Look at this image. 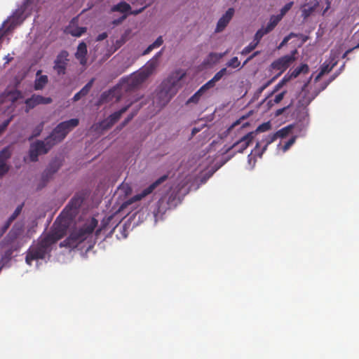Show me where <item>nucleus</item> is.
I'll list each match as a JSON object with an SVG mask.
<instances>
[{"instance_id":"1","label":"nucleus","mask_w":359,"mask_h":359,"mask_svg":"<svg viewBox=\"0 0 359 359\" xmlns=\"http://www.w3.org/2000/svg\"><path fill=\"white\" fill-rule=\"evenodd\" d=\"M186 73L182 70H176L164 79L156 91L154 102L158 107H165L177 94L181 88V81Z\"/></svg>"},{"instance_id":"2","label":"nucleus","mask_w":359,"mask_h":359,"mask_svg":"<svg viewBox=\"0 0 359 359\" xmlns=\"http://www.w3.org/2000/svg\"><path fill=\"white\" fill-rule=\"evenodd\" d=\"M65 231V226L55 228L51 233L42 238L36 245L31 246L25 257L26 263L31 265L34 260L44 259L50 251L51 245L63 237Z\"/></svg>"},{"instance_id":"3","label":"nucleus","mask_w":359,"mask_h":359,"mask_svg":"<svg viewBox=\"0 0 359 359\" xmlns=\"http://www.w3.org/2000/svg\"><path fill=\"white\" fill-rule=\"evenodd\" d=\"M22 73L18 74L12 79L6 90L0 94V110L7 111L10 108L13 107L14 103L22 95Z\"/></svg>"},{"instance_id":"4","label":"nucleus","mask_w":359,"mask_h":359,"mask_svg":"<svg viewBox=\"0 0 359 359\" xmlns=\"http://www.w3.org/2000/svg\"><path fill=\"white\" fill-rule=\"evenodd\" d=\"M97 220L94 217H92L81 228L73 231L69 237L60 243V245L71 248H76L79 243H82L93 233L97 225Z\"/></svg>"},{"instance_id":"5","label":"nucleus","mask_w":359,"mask_h":359,"mask_svg":"<svg viewBox=\"0 0 359 359\" xmlns=\"http://www.w3.org/2000/svg\"><path fill=\"white\" fill-rule=\"evenodd\" d=\"M156 66V62L149 61L140 71L123 77L121 81L122 85H126L125 90L129 91L139 87L153 74Z\"/></svg>"},{"instance_id":"6","label":"nucleus","mask_w":359,"mask_h":359,"mask_svg":"<svg viewBox=\"0 0 359 359\" xmlns=\"http://www.w3.org/2000/svg\"><path fill=\"white\" fill-rule=\"evenodd\" d=\"M79 123L78 118H72L70 120L61 122L52 131L50 135L47 137L50 139L53 146L65 139L66 135Z\"/></svg>"},{"instance_id":"7","label":"nucleus","mask_w":359,"mask_h":359,"mask_svg":"<svg viewBox=\"0 0 359 359\" xmlns=\"http://www.w3.org/2000/svg\"><path fill=\"white\" fill-rule=\"evenodd\" d=\"M53 147V144L50 142V139L47 138L44 141L37 140L32 143L29 151L30 161H37L39 156L47 154Z\"/></svg>"},{"instance_id":"8","label":"nucleus","mask_w":359,"mask_h":359,"mask_svg":"<svg viewBox=\"0 0 359 359\" xmlns=\"http://www.w3.org/2000/svg\"><path fill=\"white\" fill-rule=\"evenodd\" d=\"M297 50H294L290 55H285L275 61H273L270 65L271 70L276 69L278 70L279 72L275 76L276 79L280 76L294 61V54Z\"/></svg>"},{"instance_id":"9","label":"nucleus","mask_w":359,"mask_h":359,"mask_svg":"<svg viewBox=\"0 0 359 359\" xmlns=\"http://www.w3.org/2000/svg\"><path fill=\"white\" fill-rule=\"evenodd\" d=\"M83 202V197L81 194H75L62 210L60 217H67L69 219H72L77 213Z\"/></svg>"},{"instance_id":"10","label":"nucleus","mask_w":359,"mask_h":359,"mask_svg":"<svg viewBox=\"0 0 359 359\" xmlns=\"http://www.w3.org/2000/svg\"><path fill=\"white\" fill-rule=\"evenodd\" d=\"M69 53L67 50H62L56 57L54 61L53 69L58 75H63L66 73L67 66L69 62Z\"/></svg>"},{"instance_id":"11","label":"nucleus","mask_w":359,"mask_h":359,"mask_svg":"<svg viewBox=\"0 0 359 359\" xmlns=\"http://www.w3.org/2000/svg\"><path fill=\"white\" fill-rule=\"evenodd\" d=\"M133 104V102H131L128 105L122 107L121 109H119L117 111L114 112L111 115H109L106 119H104L102 122V125L104 129H108L110 128L111 126H114L115 123H116L122 116L123 113H125L129 107Z\"/></svg>"},{"instance_id":"12","label":"nucleus","mask_w":359,"mask_h":359,"mask_svg":"<svg viewBox=\"0 0 359 359\" xmlns=\"http://www.w3.org/2000/svg\"><path fill=\"white\" fill-rule=\"evenodd\" d=\"M61 166L57 160L52 161L41 175L42 187H44L53 175L57 172Z\"/></svg>"},{"instance_id":"13","label":"nucleus","mask_w":359,"mask_h":359,"mask_svg":"<svg viewBox=\"0 0 359 359\" xmlns=\"http://www.w3.org/2000/svg\"><path fill=\"white\" fill-rule=\"evenodd\" d=\"M253 138L254 133L252 132L248 133L235 142L229 149H233L236 152L242 153L248 148Z\"/></svg>"},{"instance_id":"14","label":"nucleus","mask_w":359,"mask_h":359,"mask_svg":"<svg viewBox=\"0 0 359 359\" xmlns=\"http://www.w3.org/2000/svg\"><path fill=\"white\" fill-rule=\"evenodd\" d=\"M168 209H169L168 202L165 198H160L156 203L153 210V215L156 222L163 219V216Z\"/></svg>"},{"instance_id":"15","label":"nucleus","mask_w":359,"mask_h":359,"mask_svg":"<svg viewBox=\"0 0 359 359\" xmlns=\"http://www.w3.org/2000/svg\"><path fill=\"white\" fill-rule=\"evenodd\" d=\"M168 178L167 175H164L159 177L158 180H156L155 182H154L152 184H151L149 187L144 189L140 194L135 195L134 196L135 200H141L142 198H144L145 196H148L149 194H151L154 190L159 186L161 184H162L163 182H165Z\"/></svg>"},{"instance_id":"16","label":"nucleus","mask_w":359,"mask_h":359,"mask_svg":"<svg viewBox=\"0 0 359 359\" xmlns=\"http://www.w3.org/2000/svg\"><path fill=\"white\" fill-rule=\"evenodd\" d=\"M233 14L234 9L233 8H229L226 11V13L219 19L215 29V32H222L229 23L230 20L233 16Z\"/></svg>"},{"instance_id":"17","label":"nucleus","mask_w":359,"mask_h":359,"mask_svg":"<svg viewBox=\"0 0 359 359\" xmlns=\"http://www.w3.org/2000/svg\"><path fill=\"white\" fill-rule=\"evenodd\" d=\"M52 102L50 97H46L39 95H33L30 98L27 99L25 102L26 106L29 109H32L40 104H50Z\"/></svg>"},{"instance_id":"18","label":"nucleus","mask_w":359,"mask_h":359,"mask_svg":"<svg viewBox=\"0 0 359 359\" xmlns=\"http://www.w3.org/2000/svg\"><path fill=\"white\" fill-rule=\"evenodd\" d=\"M114 98H116V102H118L120 100V95L118 94L116 89H110L107 91H104L101 94L97 105H101L113 101Z\"/></svg>"},{"instance_id":"19","label":"nucleus","mask_w":359,"mask_h":359,"mask_svg":"<svg viewBox=\"0 0 359 359\" xmlns=\"http://www.w3.org/2000/svg\"><path fill=\"white\" fill-rule=\"evenodd\" d=\"M277 137L275 133L268 135L265 139H263L261 142V143L264 144L263 148L261 151H259V142H257L256 144V147L254 149L255 155L258 156L259 157H262L263 153L266 150L267 147L273 142L275 140H276Z\"/></svg>"},{"instance_id":"20","label":"nucleus","mask_w":359,"mask_h":359,"mask_svg":"<svg viewBox=\"0 0 359 359\" xmlns=\"http://www.w3.org/2000/svg\"><path fill=\"white\" fill-rule=\"evenodd\" d=\"M87 46L84 42H81L77 47L76 53H75L76 57L80 61L81 65L86 63Z\"/></svg>"},{"instance_id":"21","label":"nucleus","mask_w":359,"mask_h":359,"mask_svg":"<svg viewBox=\"0 0 359 359\" xmlns=\"http://www.w3.org/2000/svg\"><path fill=\"white\" fill-rule=\"evenodd\" d=\"M22 233V223L18 222L12 228L11 231L9 232L8 237L9 238L11 241H13L18 236H20Z\"/></svg>"},{"instance_id":"22","label":"nucleus","mask_w":359,"mask_h":359,"mask_svg":"<svg viewBox=\"0 0 359 359\" xmlns=\"http://www.w3.org/2000/svg\"><path fill=\"white\" fill-rule=\"evenodd\" d=\"M22 209V204L19 205L12 215L8 218L4 226L2 227V233H4L9 228L11 224L16 219V217L20 214Z\"/></svg>"},{"instance_id":"23","label":"nucleus","mask_w":359,"mask_h":359,"mask_svg":"<svg viewBox=\"0 0 359 359\" xmlns=\"http://www.w3.org/2000/svg\"><path fill=\"white\" fill-rule=\"evenodd\" d=\"M87 31V28L84 27H74L69 25L67 28V32L73 36L79 37Z\"/></svg>"},{"instance_id":"24","label":"nucleus","mask_w":359,"mask_h":359,"mask_svg":"<svg viewBox=\"0 0 359 359\" xmlns=\"http://www.w3.org/2000/svg\"><path fill=\"white\" fill-rule=\"evenodd\" d=\"M48 81V76L46 75H41L37 77L34 81V89L42 90Z\"/></svg>"},{"instance_id":"25","label":"nucleus","mask_w":359,"mask_h":359,"mask_svg":"<svg viewBox=\"0 0 359 359\" xmlns=\"http://www.w3.org/2000/svg\"><path fill=\"white\" fill-rule=\"evenodd\" d=\"M130 6L125 1H121L111 8V11H118L121 13H127L130 11Z\"/></svg>"},{"instance_id":"26","label":"nucleus","mask_w":359,"mask_h":359,"mask_svg":"<svg viewBox=\"0 0 359 359\" xmlns=\"http://www.w3.org/2000/svg\"><path fill=\"white\" fill-rule=\"evenodd\" d=\"M281 20L282 18L278 15H271L269 22L266 26V28L271 32Z\"/></svg>"},{"instance_id":"27","label":"nucleus","mask_w":359,"mask_h":359,"mask_svg":"<svg viewBox=\"0 0 359 359\" xmlns=\"http://www.w3.org/2000/svg\"><path fill=\"white\" fill-rule=\"evenodd\" d=\"M269 30H268L266 27H262L259 29L257 31V32L255 34L253 42L256 43V44H259L262 38L269 33Z\"/></svg>"},{"instance_id":"28","label":"nucleus","mask_w":359,"mask_h":359,"mask_svg":"<svg viewBox=\"0 0 359 359\" xmlns=\"http://www.w3.org/2000/svg\"><path fill=\"white\" fill-rule=\"evenodd\" d=\"M269 30H268L266 27H262L259 29L257 31V32L255 34L253 42L256 43V44H259L262 38L269 33Z\"/></svg>"},{"instance_id":"29","label":"nucleus","mask_w":359,"mask_h":359,"mask_svg":"<svg viewBox=\"0 0 359 359\" xmlns=\"http://www.w3.org/2000/svg\"><path fill=\"white\" fill-rule=\"evenodd\" d=\"M269 30H268L266 27H262L259 29L257 31V32L255 34L253 42L256 43V44H259L262 38L269 33Z\"/></svg>"},{"instance_id":"30","label":"nucleus","mask_w":359,"mask_h":359,"mask_svg":"<svg viewBox=\"0 0 359 359\" xmlns=\"http://www.w3.org/2000/svg\"><path fill=\"white\" fill-rule=\"evenodd\" d=\"M11 156V151L9 147L4 148L0 151V163H6V161Z\"/></svg>"},{"instance_id":"31","label":"nucleus","mask_w":359,"mask_h":359,"mask_svg":"<svg viewBox=\"0 0 359 359\" xmlns=\"http://www.w3.org/2000/svg\"><path fill=\"white\" fill-rule=\"evenodd\" d=\"M205 92L200 88L187 101V103H198Z\"/></svg>"},{"instance_id":"32","label":"nucleus","mask_w":359,"mask_h":359,"mask_svg":"<svg viewBox=\"0 0 359 359\" xmlns=\"http://www.w3.org/2000/svg\"><path fill=\"white\" fill-rule=\"evenodd\" d=\"M337 63V62H334L332 65H330V64L324 62L320 67V75H324L325 74L330 72Z\"/></svg>"},{"instance_id":"33","label":"nucleus","mask_w":359,"mask_h":359,"mask_svg":"<svg viewBox=\"0 0 359 359\" xmlns=\"http://www.w3.org/2000/svg\"><path fill=\"white\" fill-rule=\"evenodd\" d=\"M94 83V79H92L90 80L79 91L80 94L83 95V97L87 95L88 93L90 92L93 84Z\"/></svg>"},{"instance_id":"34","label":"nucleus","mask_w":359,"mask_h":359,"mask_svg":"<svg viewBox=\"0 0 359 359\" xmlns=\"http://www.w3.org/2000/svg\"><path fill=\"white\" fill-rule=\"evenodd\" d=\"M231 72L227 70L226 67L221 69L218 72H217L212 79L216 81H219L224 75L230 74Z\"/></svg>"},{"instance_id":"35","label":"nucleus","mask_w":359,"mask_h":359,"mask_svg":"<svg viewBox=\"0 0 359 359\" xmlns=\"http://www.w3.org/2000/svg\"><path fill=\"white\" fill-rule=\"evenodd\" d=\"M291 128H292L291 126H286V127L283 128L280 130H278L275 133V135H276L277 138L278 137H285L289 134Z\"/></svg>"},{"instance_id":"36","label":"nucleus","mask_w":359,"mask_h":359,"mask_svg":"<svg viewBox=\"0 0 359 359\" xmlns=\"http://www.w3.org/2000/svg\"><path fill=\"white\" fill-rule=\"evenodd\" d=\"M294 4L293 1H290L287 4H286L281 9H280V13L278 14V15L283 18V17L291 9Z\"/></svg>"},{"instance_id":"37","label":"nucleus","mask_w":359,"mask_h":359,"mask_svg":"<svg viewBox=\"0 0 359 359\" xmlns=\"http://www.w3.org/2000/svg\"><path fill=\"white\" fill-rule=\"evenodd\" d=\"M258 45L256 43L252 41L248 46L245 47L241 51L242 55H247L252 52Z\"/></svg>"},{"instance_id":"38","label":"nucleus","mask_w":359,"mask_h":359,"mask_svg":"<svg viewBox=\"0 0 359 359\" xmlns=\"http://www.w3.org/2000/svg\"><path fill=\"white\" fill-rule=\"evenodd\" d=\"M271 127V125L269 121L265 122V123H262L261 125H259L257 127L256 132H259V133L266 132V131L270 130Z\"/></svg>"},{"instance_id":"39","label":"nucleus","mask_w":359,"mask_h":359,"mask_svg":"<svg viewBox=\"0 0 359 359\" xmlns=\"http://www.w3.org/2000/svg\"><path fill=\"white\" fill-rule=\"evenodd\" d=\"M240 64L238 58L237 57H233L229 61H228L226 66L232 68H236L240 66Z\"/></svg>"},{"instance_id":"40","label":"nucleus","mask_w":359,"mask_h":359,"mask_svg":"<svg viewBox=\"0 0 359 359\" xmlns=\"http://www.w3.org/2000/svg\"><path fill=\"white\" fill-rule=\"evenodd\" d=\"M276 79V76H273L271 79L265 83L263 86L259 87L257 90V94L259 95L262 93L264 90H265L268 86H269Z\"/></svg>"},{"instance_id":"41","label":"nucleus","mask_w":359,"mask_h":359,"mask_svg":"<svg viewBox=\"0 0 359 359\" xmlns=\"http://www.w3.org/2000/svg\"><path fill=\"white\" fill-rule=\"evenodd\" d=\"M216 81L212 78L210 81H208L206 83H205L203 86H202L201 88L203 89V90L205 92L208 89L214 87Z\"/></svg>"},{"instance_id":"42","label":"nucleus","mask_w":359,"mask_h":359,"mask_svg":"<svg viewBox=\"0 0 359 359\" xmlns=\"http://www.w3.org/2000/svg\"><path fill=\"white\" fill-rule=\"evenodd\" d=\"M135 114H129L127 118L121 123L119 126V129L121 130L122 128L125 127L135 116Z\"/></svg>"},{"instance_id":"43","label":"nucleus","mask_w":359,"mask_h":359,"mask_svg":"<svg viewBox=\"0 0 359 359\" xmlns=\"http://www.w3.org/2000/svg\"><path fill=\"white\" fill-rule=\"evenodd\" d=\"M9 170V167L6 165V163H0V176L4 175L8 172Z\"/></svg>"},{"instance_id":"44","label":"nucleus","mask_w":359,"mask_h":359,"mask_svg":"<svg viewBox=\"0 0 359 359\" xmlns=\"http://www.w3.org/2000/svg\"><path fill=\"white\" fill-rule=\"evenodd\" d=\"M286 93L287 92L285 90H284L282 93L276 95L273 99V102L275 104H278V103L280 102L283 100V99L284 98V96L286 94Z\"/></svg>"},{"instance_id":"45","label":"nucleus","mask_w":359,"mask_h":359,"mask_svg":"<svg viewBox=\"0 0 359 359\" xmlns=\"http://www.w3.org/2000/svg\"><path fill=\"white\" fill-rule=\"evenodd\" d=\"M295 142V137H293L290 138L285 144H284L283 149L284 151H287Z\"/></svg>"},{"instance_id":"46","label":"nucleus","mask_w":359,"mask_h":359,"mask_svg":"<svg viewBox=\"0 0 359 359\" xmlns=\"http://www.w3.org/2000/svg\"><path fill=\"white\" fill-rule=\"evenodd\" d=\"M163 40L162 39V36H158L156 39V41L153 43H151V44H152V46H154V48H158L160 46H161L163 44Z\"/></svg>"},{"instance_id":"47","label":"nucleus","mask_w":359,"mask_h":359,"mask_svg":"<svg viewBox=\"0 0 359 359\" xmlns=\"http://www.w3.org/2000/svg\"><path fill=\"white\" fill-rule=\"evenodd\" d=\"M285 84H283V82L280 81L275 86L273 90V91L270 93L269 96L272 95L276 92L278 91Z\"/></svg>"},{"instance_id":"48","label":"nucleus","mask_w":359,"mask_h":359,"mask_svg":"<svg viewBox=\"0 0 359 359\" xmlns=\"http://www.w3.org/2000/svg\"><path fill=\"white\" fill-rule=\"evenodd\" d=\"M339 74V72H336L332 75L330 79L325 82V87H327L332 81H333Z\"/></svg>"},{"instance_id":"49","label":"nucleus","mask_w":359,"mask_h":359,"mask_svg":"<svg viewBox=\"0 0 359 359\" xmlns=\"http://www.w3.org/2000/svg\"><path fill=\"white\" fill-rule=\"evenodd\" d=\"M301 74V69L298 67L295 68L290 74V77L297 78Z\"/></svg>"},{"instance_id":"50","label":"nucleus","mask_w":359,"mask_h":359,"mask_svg":"<svg viewBox=\"0 0 359 359\" xmlns=\"http://www.w3.org/2000/svg\"><path fill=\"white\" fill-rule=\"evenodd\" d=\"M12 255V251L11 250H7L4 255L2 257V261L4 260H9L11 259V257Z\"/></svg>"},{"instance_id":"51","label":"nucleus","mask_w":359,"mask_h":359,"mask_svg":"<svg viewBox=\"0 0 359 359\" xmlns=\"http://www.w3.org/2000/svg\"><path fill=\"white\" fill-rule=\"evenodd\" d=\"M298 69H301V73H307L309 72V66L306 64H302L299 67H297Z\"/></svg>"},{"instance_id":"52","label":"nucleus","mask_w":359,"mask_h":359,"mask_svg":"<svg viewBox=\"0 0 359 359\" xmlns=\"http://www.w3.org/2000/svg\"><path fill=\"white\" fill-rule=\"evenodd\" d=\"M288 108H289V106H287V107H285L283 108L277 109L276 113H275V115L276 116H278L281 115Z\"/></svg>"},{"instance_id":"53","label":"nucleus","mask_w":359,"mask_h":359,"mask_svg":"<svg viewBox=\"0 0 359 359\" xmlns=\"http://www.w3.org/2000/svg\"><path fill=\"white\" fill-rule=\"evenodd\" d=\"M82 97H83V95H81V94H80V91H79L78 93H76L74 95V97H73L72 100H73V101H74V102H77V101H79V100Z\"/></svg>"},{"instance_id":"54","label":"nucleus","mask_w":359,"mask_h":359,"mask_svg":"<svg viewBox=\"0 0 359 359\" xmlns=\"http://www.w3.org/2000/svg\"><path fill=\"white\" fill-rule=\"evenodd\" d=\"M153 49H154V47L152 46V44H150L143 52V55L149 54Z\"/></svg>"},{"instance_id":"55","label":"nucleus","mask_w":359,"mask_h":359,"mask_svg":"<svg viewBox=\"0 0 359 359\" xmlns=\"http://www.w3.org/2000/svg\"><path fill=\"white\" fill-rule=\"evenodd\" d=\"M259 54V51H255L252 55H250L245 62H244V65H246L247 62L248 61H250V60H252L253 57H255V56H257V55Z\"/></svg>"},{"instance_id":"56","label":"nucleus","mask_w":359,"mask_h":359,"mask_svg":"<svg viewBox=\"0 0 359 359\" xmlns=\"http://www.w3.org/2000/svg\"><path fill=\"white\" fill-rule=\"evenodd\" d=\"M107 37V34L106 32L102 33L98 35L97 40L102 41Z\"/></svg>"},{"instance_id":"57","label":"nucleus","mask_w":359,"mask_h":359,"mask_svg":"<svg viewBox=\"0 0 359 359\" xmlns=\"http://www.w3.org/2000/svg\"><path fill=\"white\" fill-rule=\"evenodd\" d=\"M292 77H290V75L286 74L281 80L283 82V84H286Z\"/></svg>"},{"instance_id":"58","label":"nucleus","mask_w":359,"mask_h":359,"mask_svg":"<svg viewBox=\"0 0 359 359\" xmlns=\"http://www.w3.org/2000/svg\"><path fill=\"white\" fill-rule=\"evenodd\" d=\"M126 18V15H123L122 17H121L118 20H115L113 23L115 24V25H118L120 24L123 20H125Z\"/></svg>"},{"instance_id":"59","label":"nucleus","mask_w":359,"mask_h":359,"mask_svg":"<svg viewBox=\"0 0 359 359\" xmlns=\"http://www.w3.org/2000/svg\"><path fill=\"white\" fill-rule=\"evenodd\" d=\"M144 9V7L139 9V10H137V11H131L130 13L133 14V15H137L139 13H140L141 12H142Z\"/></svg>"},{"instance_id":"60","label":"nucleus","mask_w":359,"mask_h":359,"mask_svg":"<svg viewBox=\"0 0 359 359\" xmlns=\"http://www.w3.org/2000/svg\"><path fill=\"white\" fill-rule=\"evenodd\" d=\"M353 50V48H349L348 50H347L342 55V58H345L346 57V56L348 55V54H349L350 53H351L352 51Z\"/></svg>"},{"instance_id":"61","label":"nucleus","mask_w":359,"mask_h":359,"mask_svg":"<svg viewBox=\"0 0 359 359\" xmlns=\"http://www.w3.org/2000/svg\"><path fill=\"white\" fill-rule=\"evenodd\" d=\"M309 15V11H308L307 10L304 9L303 11H302V15L304 17V18H306L308 17Z\"/></svg>"},{"instance_id":"62","label":"nucleus","mask_w":359,"mask_h":359,"mask_svg":"<svg viewBox=\"0 0 359 359\" xmlns=\"http://www.w3.org/2000/svg\"><path fill=\"white\" fill-rule=\"evenodd\" d=\"M273 104H274L273 100H269L267 102V105H268L269 108L271 107L273 105Z\"/></svg>"},{"instance_id":"63","label":"nucleus","mask_w":359,"mask_h":359,"mask_svg":"<svg viewBox=\"0 0 359 359\" xmlns=\"http://www.w3.org/2000/svg\"><path fill=\"white\" fill-rule=\"evenodd\" d=\"M323 75H320V72L318 74V75L315 78V81H318Z\"/></svg>"},{"instance_id":"64","label":"nucleus","mask_w":359,"mask_h":359,"mask_svg":"<svg viewBox=\"0 0 359 359\" xmlns=\"http://www.w3.org/2000/svg\"><path fill=\"white\" fill-rule=\"evenodd\" d=\"M42 128H43V124H41L39 126V131H38V133L35 135L36 136L38 135L40 133V132L41 131Z\"/></svg>"}]
</instances>
